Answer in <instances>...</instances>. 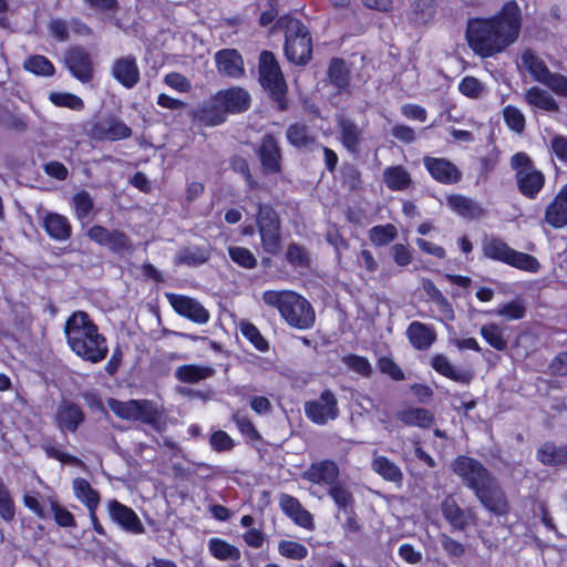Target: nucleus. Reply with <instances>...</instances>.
I'll return each instance as SVG.
<instances>
[{
	"instance_id": "obj_48",
	"label": "nucleus",
	"mask_w": 567,
	"mask_h": 567,
	"mask_svg": "<svg viewBox=\"0 0 567 567\" xmlns=\"http://www.w3.org/2000/svg\"><path fill=\"white\" fill-rule=\"evenodd\" d=\"M398 236V230L394 225H379L369 230L370 240L377 246H384L394 240Z\"/></svg>"
},
{
	"instance_id": "obj_8",
	"label": "nucleus",
	"mask_w": 567,
	"mask_h": 567,
	"mask_svg": "<svg viewBox=\"0 0 567 567\" xmlns=\"http://www.w3.org/2000/svg\"><path fill=\"white\" fill-rule=\"evenodd\" d=\"M474 495L489 513L496 516H505L511 511L508 497L495 476H492Z\"/></svg>"
},
{
	"instance_id": "obj_16",
	"label": "nucleus",
	"mask_w": 567,
	"mask_h": 567,
	"mask_svg": "<svg viewBox=\"0 0 567 567\" xmlns=\"http://www.w3.org/2000/svg\"><path fill=\"white\" fill-rule=\"evenodd\" d=\"M92 135L100 140L120 141L132 135V130L120 118L107 116L92 127Z\"/></svg>"
},
{
	"instance_id": "obj_6",
	"label": "nucleus",
	"mask_w": 567,
	"mask_h": 567,
	"mask_svg": "<svg viewBox=\"0 0 567 567\" xmlns=\"http://www.w3.org/2000/svg\"><path fill=\"white\" fill-rule=\"evenodd\" d=\"M451 467L473 493L494 476L480 461L465 455L456 457Z\"/></svg>"
},
{
	"instance_id": "obj_54",
	"label": "nucleus",
	"mask_w": 567,
	"mask_h": 567,
	"mask_svg": "<svg viewBox=\"0 0 567 567\" xmlns=\"http://www.w3.org/2000/svg\"><path fill=\"white\" fill-rule=\"evenodd\" d=\"M49 100L56 106L69 107L71 110H82L84 103L81 97L66 92H51Z\"/></svg>"
},
{
	"instance_id": "obj_21",
	"label": "nucleus",
	"mask_w": 567,
	"mask_h": 567,
	"mask_svg": "<svg viewBox=\"0 0 567 567\" xmlns=\"http://www.w3.org/2000/svg\"><path fill=\"white\" fill-rule=\"evenodd\" d=\"M545 221L554 228L567 225V184L555 195L545 209Z\"/></svg>"
},
{
	"instance_id": "obj_11",
	"label": "nucleus",
	"mask_w": 567,
	"mask_h": 567,
	"mask_svg": "<svg viewBox=\"0 0 567 567\" xmlns=\"http://www.w3.org/2000/svg\"><path fill=\"white\" fill-rule=\"evenodd\" d=\"M64 63L74 78L87 83L93 78V62L90 53L82 47H72L64 53Z\"/></svg>"
},
{
	"instance_id": "obj_18",
	"label": "nucleus",
	"mask_w": 567,
	"mask_h": 567,
	"mask_svg": "<svg viewBox=\"0 0 567 567\" xmlns=\"http://www.w3.org/2000/svg\"><path fill=\"white\" fill-rule=\"evenodd\" d=\"M107 509L112 519L127 532L134 534L144 533L145 528L132 508L121 504L116 499H113L109 502Z\"/></svg>"
},
{
	"instance_id": "obj_22",
	"label": "nucleus",
	"mask_w": 567,
	"mask_h": 567,
	"mask_svg": "<svg viewBox=\"0 0 567 567\" xmlns=\"http://www.w3.org/2000/svg\"><path fill=\"white\" fill-rule=\"evenodd\" d=\"M226 115L227 113L217 94L193 111L194 118L207 126H216L224 123Z\"/></svg>"
},
{
	"instance_id": "obj_60",
	"label": "nucleus",
	"mask_w": 567,
	"mask_h": 567,
	"mask_svg": "<svg viewBox=\"0 0 567 567\" xmlns=\"http://www.w3.org/2000/svg\"><path fill=\"white\" fill-rule=\"evenodd\" d=\"M240 331L243 336L256 347V349L260 351L268 349V342L252 323L248 321L240 322Z\"/></svg>"
},
{
	"instance_id": "obj_41",
	"label": "nucleus",
	"mask_w": 567,
	"mask_h": 567,
	"mask_svg": "<svg viewBox=\"0 0 567 567\" xmlns=\"http://www.w3.org/2000/svg\"><path fill=\"white\" fill-rule=\"evenodd\" d=\"M522 64L530 73L533 79L542 84L551 73L546 63L530 50L523 52Z\"/></svg>"
},
{
	"instance_id": "obj_9",
	"label": "nucleus",
	"mask_w": 567,
	"mask_h": 567,
	"mask_svg": "<svg viewBox=\"0 0 567 567\" xmlns=\"http://www.w3.org/2000/svg\"><path fill=\"white\" fill-rule=\"evenodd\" d=\"M305 413L313 423L323 425L338 417V400L330 390H324L316 400L305 403Z\"/></svg>"
},
{
	"instance_id": "obj_31",
	"label": "nucleus",
	"mask_w": 567,
	"mask_h": 567,
	"mask_svg": "<svg viewBox=\"0 0 567 567\" xmlns=\"http://www.w3.org/2000/svg\"><path fill=\"white\" fill-rule=\"evenodd\" d=\"M536 457L545 466L567 465V445L545 442L537 450Z\"/></svg>"
},
{
	"instance_id": "obj_25",
	"label": "nucleus",
	"mask_w": 567,
	"mask_h": 567,
	"mask_svg": "<svg viewBox=\"0 0 567 567\" xmlns=\"http://www.w3.org/2000/svg\"><path fill=\"white\" fill-rule=\"evenodd\" d=\"M431 367L440 374L462 384H468L474 373L471 370L456 369L444 354H436L432 358Z\"/></svg>"
},
{
	"instance_id": "obj_37",
	"label": "nucleus",
	"mask_w": 567,
	"mask_h": 567,
	"mask_svg": "<svg viewBox=\"0 0 567 567\" xmlns=\"http://www.w3.org/2000/svg\"><path fill=\"white\" fill-rule=\"evenodd\" d=\"M72 487L76 499L83 503L89 512L96 511L100 504V494L85 478L76 477L73 480Z\"/></svg>"
},
{
	"instance_id": "obj_50",
	"label": "nucleus",
	"mask_w": 567,
	"mask_h": 567,
	"mask_svg": "<svg viewBox=\"0 0 567 567\" xmlns=\"http://www.w3.org/2000/svg\"><path fill=\"white\" fill-rule=\"evenodd\" d=\"M256 225L257 229L281 227V220L270 205L259 204Z\"/></svg>"
},
{
	"instance_id": "obj_2",
	"label": "nucleus",
	"mask_w": 567,
	"mask_h": 567,
	"mask_svg": "<svg viewBox=\"0 0 567 567\" xmlns=\"http://www.w3.org/2000/svg\"><path fill=\"white\" fill-rule=\"evenodd\" d=\"M64 333L71 350L83 360L97 363L106 358V339L86 312H73L65 322Z\"/></svg>"
},
{
	"instance_id": "obj_32",
	"label": "nucleus",
	"mask_w": 567,
	"mask_h": 567,
	"mask_svg": "<svg viewBox=\"0 0 567 567\" xmlns=\"http://www.w3.org/2000/svg\"><path fill=\"white\" fill-rule=\"evenodd\" d=\"M340 138L346 150L358 154L362 143V130L351 120L342 117L339 121Z\"/></svg>"
},
{
	"instance_id": "obj_53",
	"label": "nucleus",
	"mask_w": 567,
	"mask_h": 567,
	"mask_svg": "<svg viewBox=\"0 0 567 567\" xmlns=\"http://www.w3.org/2000/svg\"><path fill=\"white\" fill-rule=\"evenodd\" d=\"M135 399L128 401H120L117 399H109L107 406L109 409L120 419L125 421H133L134 419V409H135Z\"/></svg>"
},
{
	"instance_id": "obj_61",
	"label": "nucleus",
	"mask_w": 567,
	"mask_h": 567,
	"mask_svg": "<svg viewBox=\"0 0 567 567\" xmlns=\"http://www.w3.org/2000/svg\"><path fill=\"white\" fill-rule=\"evenodd\" d=\"M278 550L282 556L296 560L303 559L308 555V550L302 544L292 540H281Z\"/></svg>"
},
{
	"instance_id": "obj_30",
	"label": "nucleus",
	"mask_w": 567,
	"mask_h": 567,
	"mask_svg": "<svg viewBox=\"0 0 567 567\" xmlns=\"http://www.w3.org/2000/svg\"><path fill=\"white\" fill-rule=\"evenodd\" d=\"M411 344L417 350H427L436 340L435 331L425 323L413 321L406 329Z\"/></svg>"
},
{
	"instance_id": "obj_59",
	"label": "nucleus",
	"mask_w": 567,
	"mask_h": 567,
	"mask_svg": "<svg viewBox=\"0 0 567 567\" xmlns=\"http://www.w3.org/2000/svg\"><path fill=\"white\" fill-rule=\"evenodd\" d=\"M228 252L231 260L244 268L252 269L257 265L256 257L247 248L229 247Z\"/></svg>"
},
{
	"instance_id": "obj_52",
	"label": "nucleus",
	"mask_w": 567,
	"mask_h": 567,
	"mask_svg": "<svg viewBox=\"0 0 567 567\" xmlns=\"http://www.w3.org/2000/svg\"><path fill=\"white\" fill-rule=\"evenodd\" d=\"M16 515L13 497L0 477V517L4 522H11Z\"/></svg>"
},
{
	"instance_id": "obj_14",
	"label": "nucleus",
	"mask_w": 567,
	"mask_h": 567,
	"mask_svg": "<svg viewBox=\"0 0 567 567\" xmlns=\"http://www.w3.org/2000/svg\"><path fill=\"white\" fill-rule=\"evenodd\" d=\"M167 299L178 315L200 324L208 321V311L197 300L175 293L167 295Z\"/></svg>"
},
{
	"instance_id": "obj_43",
	"label": "nucleus",
	"mask_w": 567,
	"mask_h": 567,
	"mask_svg": "<svg viewBox=\"0 0 567 567\" xmlns=\"http://www.w3.org/2000/svg\"><path fill=\"white\" fill-rule=\"evenodd\" d=\"M261 247L269 255H277L281 250V227L258 229Z\"/></svg>"
},
{
	"instance_id": "obj_64",
	"label": "nucleus",
	"mask_w": 567,
	"mask_h": 567,
	"mask_svg": "<svg viewBox=\"0 0 567 567\" xmlns=\"http://www.w3.org/2000/svg\"><path fill=\"white\" fill-rule=\"evenodd\" d=\"M0 124L4 128L10 130V131H14V132H18V133H23V132H25L28 130L27 121L22 116L16 115V114L10 113V112H6L1 116Z\"/></svg>"
},
{
	"instance_id": "obj_1",
	"label": "nucleus",
	"mask_w": 567,
	"mask_h": 567,
	"mask_svg": "<svg viewBox=\"0 0 567 567\" xmlns=\"http://www.w3.org/2000/svg\"><path fill=\"white\" fill-rule=\"evenodd\" d=\"M520 28V9L515 1H509L492 18L471 19L466 28V39L475 53L489 58L512 45L518 39Z\"/></svg>"
},
{
	"instance_id": "obj_20",
	"label": "nucleus",
	"mask_w": 567,
	"mask_h": 567,
	"mask_svg": "<svg viewBox=\"0 0 567 567\" xmlns=\"http://www.w3.org/2000/svg\"><path fill=\"white\" fill-rule=\"evenodd\" d=\"M112 75L127 89L135 86L140 81V70L135 58L126 55L115 60L112 64Z\"/></svg>"
},
{
	"instance_id": "obj_15",
	"label": "nucleus",
	"mask_w": 567,
	"mask_h": 567,
	"mask_svg": "<svg viewBox=\"0 0 567 567\" xmlns=\"http://www.w3.org/2000/svg\"><path fill=\"white\" fill-rule=\"evenodd\" d=\"M340 468L334 461L322 460L311 463L309 467L301 474V477L313 484H323L331 486L339 481Z\"/></svg>"
},
{
	"instance_id": "obj_51",
	"label": "nucleus",
	"mask_w": 567,
	"mask_h": 567,
	"mask_svg": "<svg viewBox=\"0 0 567 567\" xmlns=\"http://www.w3.org/2000/svg\"><path fill=\"white\" fill-rule=\"evenodd\" d=\"M509 256L507 265L512 267L529 272H537L539 269L538 260L532 255L513 249Z\"/></svg>"
},
{
	"instance_id": "obj_29",
	"label": "nucleus",
	"mask_w": 567,
	"mask_h": 567,
	"mask_svg": "<svg viewBox=\"0 0 567 567\" xmlns=\"http://www.w3.org/2000/svg\"><path fill=\"white\" fill-rule=\"evenodd\" d=\"M443 517L453 528L463 530L468 525V518L473 517L471 511L462 509L452 496H447L441 504Z\"/></svg>"
},
{
	"instance_id": "obj_55",
	"label": "nucleus",
	"mask_w": 567,
	"mask_h": 567,
	"mask_svg": "<svg viewBox=\"0 0 567 567\" xmlns=\"http://www.w3.org/2000/svg\"><path fill=\"white\" fill-rule=\"evenodd\" d=\"M435 0H415L413 4L414 20L419 24L430 21L435 14Z\"/></svg>"
},
{
	"instance_id": "obj_13",
	"label": "nucleus",
	"mask_w": 567,
	"mask_h": 567,
	"mask_svg": "<svg viewBox=\"0 0 567 567\" xmlns=\"http://www.w3.org/2000/svg\"><path fill=\"white\" fill-rule=\"evenodd\" d=\"M257 155L267 174H277L280 172L281 150L277 138L272 134L262 136L257 148Z\"/></svg>"
},
{
	"instance_id": "obj_58",
	"label": "nucleus",
	"mask_w": 567,
	"mask_h": 567,
	"mask_svg": "<svg viewBox=\"0 0 567 567\" xmlns=\"http://www.w3.org/2000/svg\"><path fill=\"white\" fill-rule=\"evenodd\" d=\"M504 121L507 126L516 132L522 133L525 128V116L517 107L507 105L503 110Z\"/></svg>"
},
{
	"instance_id": "obj_10",
	"label": "nucleus",
	"mask_w": 567,
	"mask_h": 567,
	"mask_svg": "<svg viewBox=\"0 0 567 567\" xmlns=\"http://www.w3.org/2000/svg\"><path fill=\"white\" fill-rule=\"evenodd\" d=\"M86 235L92 241L105 246L116 254L132 250V241L122 230H110L103 226L95 225L87 230Z\"/></svg>"
},
{
	"instance_id": "obj_28",
	"label": "nucleus",
	"mask_w": 567,
	"mask_h": 567,
	"mask_svg": "<svg viewBox=\"0 0 567 567\" xmlns=\"http://www.w3.org/2000/svg\"><path fill=\"white\" fill-rule=\"evenodd\" d=\"M219 73L238 78L244 73L243 59L236 50L225 49L215 54Z\"/></svg>"
},
{
	"instance_id": "obj_46",
	"label": "nucleus",
	"mask_w": 567,
	"mask_h": 567,
	"mask_svg": "<svg viewBox=\"0 0 567 567\" xmlns=\"http://www.w3.org/2000/svg\"><path fill=\"white\" fill-rule=\"evenodd\" d=\"M481 336L494 349L503 351L507 348L504 329L496 323H487L481 328Z\"/></svg>"
},
{
	"instance_id": "obj_24",
	"label": "nucleus",
	"mask_w": 567,
	"mask_h": 567,
	"mask_svg": "<svg viewBox=\"0 0 567 567\" xmlns=\"http://www.w3.org/2000/svg\"><path fill=\"white\" fill-rule=\"evenodd\" d=\"M42 226L47 234L58 241L68 240L72 234V227L68 218L58 213H45L42 217Z\"/></svg>"
},
{
	"instance_id": "obj_3",
	"label": "nucleus",
	"mask_w": 567,
	"mask_h": 567,
	"mask_svg": "<svg viewBox=\"0 0 567 567\" xmlns=\"http://www.w3.org/2000/svg\"><path fill=\"white\" fill-rule=\"evenodd\" d=\"M262 300L266 305L277 308L281 317L291 327L308 329L315 323L312 306L293 291H266L262 295Z\"/></svg>"
},
{
	"instance_id": "obj_12",
	"label": "nucleus",
	"mask_w": 567,
	"mask_h": 567,
	"mask_svg": "<svg viewBox=\"0 0 567 567\" xmlns=\"http://www.w3.org/2000/svg\"><path fill=\"white\" fill-rule=\"evenodd\" d=\"M134 422L150 425L155 431H162L166 426L163 405L146 399H135Z\"/></svg>"
},
{
	"instance_id": "obj_57",
	"label": "nucleus",
	"mask_w": 567,
	"mask_h": 567,
	"mask_svg": "<svg viewBox=\"0 0 567 567\" xmlns=\"http://www.w3.org/2000/svg\"><path fill=\"white\" fill-rule=\"evenodd\" d=\"M286 259L295 267H308L310 262L307 249L297 243L289 244L286 251Z\"/></svg>"
},
{
	"instance_id": "obj_27",
	"label": "nucleus",
	"mask_w": 567,
	"mask_h": 567,
	"mask_svg": "<svg viewBox=\"0 0 567 567\" xmlns=\"http://www.w3.org/2000/svg\"><path fill=\"white\" fill-rule=\"evenodd\" d=\"M217 95L227 114L246 111L249 106L250 96L248 92L240 87L219 91Z\"/></svg>"
},
{
	"instance_id": "obj_33",
	"label": "nucleus",
	"mask_w": 567,
	"mask_h": 567,
	"mask_svg": "<svg viewBox=\"0 0 567 567\" xmlns=\"http://www.w3.org/2000/svg\"><path fill=\"white\" fill-rule=\"evenodd\" d=\"M446 200L449 206L463 218H480L484 214L483 207L470 197L463 195H451Z\"/></svg>"
},
{
	"instance_id": "obj_63",
	"label": "nucleus",
	"mask_w": 567,
	"mask_h": 567,
	"mask_svg": "<svg viewBox=\"0 0 567 567\" xmlns=\"http://www.w3.org/2000/svg\"><path fill=\"white\" fill-rule=\"evenodd\" d=\"M543 85L547 86L557 95L567 97V78L565 75L551 72Z\"/></svg>"
},
{
	"instance_id": "obj_38",
	"label": "nucleus",
	"mask_w": 567,
	"mask_h": 567,
	"mask_svg": "<svg viewBox=\"0 0 567 567\" xmlns=\"http://www.w3.org/2000/svg\"><path fill=\"white\" fill-rule=\"evenodd\" d=\"M372 470L385 481L400 485L403 480L401 468L383 455H375L371 464Z\"/></svg>"
},
{
	"instance_id": "obj_26",
	"label": "nucleus",
	"mask_w": 567,
	"mask_h": 567,
	"mask_svg": "<svg viewBox=\"0 0 567 567\" xmlns=\"http://www.w3.org/2000/svg\"><path fill=\"white\" fill-rule=\"evenodd\" d=\"M525 102L537 110L547 113H558L559 104L555 97L546 90L539 86H532L524 93Z\"/></svg>"
},
{
	"instance_id": "obj_62",
	"label": "nucleus",
	"mask_w": 567,
	"mask_h": 567,
	"mask_svg": "<svg viewBox=\"0 0 567 567\" xmlns=\"http://www.w3.org/2000/svg\"><path fill=\"white\" fill-rule=\"evenodd\" d=\"M75 212L79 219L86 218L93 209V199L89 193H78L73 197Z\"/></svg>"
},
{
	"instance_id": "obj_7",
	"label": "nucleus",
	"mask_w": 567,
	"mask_h": 567,
	"mask_svg": "<svg viewBox=\"0 0 567 567\" xmlns=\"http://www.w3.org/2000/svg\"><path fill=\"white\" fill-rule=\"evenodd\" d=\"M259 80L261 85L276 99L280 100L286 92V82L279 64L270 51H262L259 56Z\"/></svg>"
},
{
	"instance_id": "obj_40",
	"label": "nucleus",
	"mask_w": 567,
	"mask_h": 567,
	"mask_svg": "<svg viewBox=\"0 0 567 567\" xmlns=\"http://www.w3.org/2000/svg\"><path fill=\"white\" fill-rule=\"evenodd\" d=\"M328 495L332 498L339 513H348L352 509L354 498L347 483L337 481L334 484L329 486Z\"/></svg>"
},
{
	"instance_id": "obj_42",
	"label": "nucleus",
	"mask_w": 567,
	"mask_h": 567,
	"mask_svg": "<svg viewBox=\"0 0 567 567\" xmlns=\"http://www.w3.org/2000/svg\"><path fill=\"white\" fill-rule=\"evenodd\" d=\"M328 76L340 91L346 90L350 83L349 70L342 59L333 58L329 64Z\"/></svg>"
},
{
	"instance_id": "obj_36",
	"label": "nucleus",
	"mask_w": 567,
	"mask_h": 567,
	"mask_svg": "<svg viewBox=\"0 0 567 567\" xmlns=\"http://www.w3.org/2000/svg\"><path fill=\"white\" fill-rule=\"evenodd\" d=\"M210 258V248L208 246L185 247L176 254V264L189 267H198L206 264Z\"/></svg>"
},
{
	"instance_id": "obj_5",
	"label": "nucleus",
	"mask_w": 567,
	"mask_h": 567,
	"mask_svg": "<svg viewBox=\"0 0 567 567\" xmlns=\"http://www.w3.org/2000/svg\"><path fill=\"white\" fill-rule=\"evenodd\" d=\"M511 167L515 171V181L519 193L534 199L545 185V176L538 171L526 153H516L511 158Z\"/></svg>"
},
{
	"instance_id": "obj_44",
	"label": "nucleus",
	"mask_w": 567,
	"mask_h": 567,
	"mask_svg": "<svg viewBox=\"0 0 567 567\" xmlns=\"http://www.w3.org/2000/svg\"><path fill=\"white\" fill-rule=\"evenodd\" d=\"M513 248L498 238H491L483 245L484 255L493 260L507 264Z\"/></svg>"
},
{
	"instance_id": "obj_39",
	"label": "nucleus",
	"mask_w": 567,
	"mask_h": 567,
	"mask_svg": "<svg viewBox=\"0 0 567 567\" xmlns=\"http://www.w3.org/2000/svg\"><path fill=\"white\" fill-rule=\"evenodd\" d=\"M383 182L391 190H405L412 184V177L403 166L398 165L383 171Z\"/></svg>"
},
{
	"instance_id": "obj_49",
	"label": "nucleus",
	"mask_w": 567,
	"mask_h": 567,
	"mask_svg": "<svg viewBox=\"0 0 567 567\" xmlns=\"http://www.w3.org/2000/svg\"><path fill=\"white\" fill-rule=\"evenodd\" d=\"M24 69L31 73L42 76L54 74L53 64L44 55H32L24 61Z\"/></svg>"
},
{
	"instance_id": "obj_23",
	"label": "nucleus",
	"mask_w": 567,
	"mask_h": 567,
	"mask_svg": "<svg viewBox=\"0 0 567 567\" xmlns=\"http://www.w3.org/2000/svg\"><path fill=\"white\" fill-rule=\"evenodd\" d=\"M279 505L282 512L289 516L297 525L312 529V515L302 507L301 503L293 496L282 494L279 498Z\"/></svg>"
},
{
	"instance_id": "obj_19",
	"label": "nucleus",
	"mask_w": 567,
	"mask_h": 567,
	"mask_svg": "<svg viewBox=\"0 0 567 567\" xmlns=\"http://www.w3.org/2000/svg\"><path fill=\"white\" fill-rule=\"evenodd\" d=\"M54 419L61 431L75 432L84 421V413L75 403L62 401L56 409Z\"/></svg>"
},
{
	"instance_id": "obj_4",
	"label": "nucleus",
	"mask_w": 567,
	"mask_h": 567,
	"mask_svg": "<svg viewBox=\"0 0 567 567\" xmlns=\"http://www.w3.org/2000/svg\"><path fill=\"white\" fill-rule=\"evenodd\" d=\"M278 24L286 29L285 54L296 64H306L312 52L311 38L301 21L293 18H281Z\"/></svg>"
},
{
	"instance_id": "obj_17",
	"label": "nucleus",
	"mask_w": 567,
	"mask_h": 567,
	"mask_svg": "<svg viewBox=\"0 0 567 567\" xmlns=\"http://www.w3.org/2000/svg\"><path fill=\"white\" fill-rule=\"evenodd\" d=\"M423 163L431 176L442 184H454L462 177L461 171L445 158L425 156Z\"/></svg>"
},
{
	"instance_id": "obj_34",
	"label": "nucleus",
	"mask_w": 567,
	"mask_h": 567,
	"mask_svg": "<svg viewBox=\"0 0 567 567\" xmlns=\"http://www.w3.org/2000/svg\"><path fill=\"white\" fill-rule=\"evenodd\" d=\"M396 417L408 426L430 427L434 422V415L424 408H404L396 413Z\"/></svg>"
},
{
	"instance_id": "obj_35",
	"label": "nucleus",
	"mask_w": 567,
	"mask_h": 567,
	"mask_svg": "<svg viewBox=\"0 0 567 567\" xmlns=\"http://www.w3.org/2000/svg\"><path fill=\"white\" fill-rule=\"evenodd\" d=\"M214 374L215 369L213 367L200 364H184L175 371V378L183 383H198Z\"/></svg>"
},
{
	"instance_id": "obj_45",
	"label": "nucleus",
	"mask_w": 567,
	"mask_h": 567,
	"mask_svg": "<svg viewBox=\"0 0 567 567\" xmlns=\"http://www.w3.org/2000/svg\"><path fill=\"white\" fill-rule=\"evenodd\" d=\"M288 142L296 147H310L315 143V137L309 133L305 124H291L286 132Z\"/></svg>"
},
{
	"instance_id": "obj_47",
	"label": "nucleus",
	"mask_w": 567,
	"mask_h": 567,
	"mask_svg": "<svg viewBox=\"0 0 567 567\" xmlns=\"http://www.w3.org/2000/svg\"><path fill=\"white\" fill-rule=\"evenodd\" d=\"M209 550L212 555L220 560H238L240 551L237 547L221 540L213 538L209 540Z\"/></svg>"
},
{
	"instance_id": "obj_56",
	"label": "nucleus",
	"mask_w": 567,
	"mask_h": 567,
	"mask_svg": "<svg viewBox=\"0 0 567 567\" xmlns=\"http://www.w3.org/2000/svg\"><path fill=\"white\" fill-rule=\"evenodd\" d=\"M342 362L355 373L369 378L372 372V365L369 360L358 354H348L342 358Z\"/></svg>"
}]
</instances>
